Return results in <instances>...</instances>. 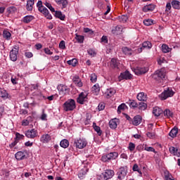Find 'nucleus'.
Instances as JSON below:
<instances>
[{"label": "nucleus", "instance_id": "obj_1", "mask_svg": "<svg viewBox=\"0 0 180 180\" xmlns=\"http://www.w3.org/2000/svg\"><path fill=\"white\" fill-rule=\"evenodd\" d=\"M119 157V153L110 152L109 153L103 154L101 157V161L103 162H110L113 160H116Z\"/></svg>", "mask_w": 180, "mask_h": 180}, {"label": "nucleus", "instance_id": "obj_2", "mask_svg": "<svg viewBox=\"0 0 180 180\" xmlns=\"http://www.w3.org/2000/svg\"><path fill=\"white\" fill-rule=\"evenodd\" d=\"M37 7L38 8V11L44 15L46 19H52L53 17L51 15L50 13L47 8L43 6V1H39L37 4Z\"/></svg>", "mask_w": 180, "mask_h": 180}, {"label": "nucleus", "instance_id": "obj_3", "mask_svg": "<svg viewBox=\"0 0 180 180\" xmlns=\"http://www.w3.org/2000/svg\"><path fill=\"white\" fill-rule=\"evenodd\" d=\"M63 108L65 112H70L71 110H74V109L77 108V105H75V101L74 99L68 100L65 103H63Z\"/></svg>", "mask_w": 180, "mask_h": 180}, {"label": "nucleus", "instance_id": "obj_4", "mask_svg": "<svg viewBox=\"0 0 180 180\" xmlns=\"http://www.w3.org/2000/svg\"><path fill=\"white\" fill-rule=\"evenodd\" d=\"M165 70H164V69H160L154 72L153 78L158 82H161L162 79H165Z\"/></svg>", "mask_w": 180, "mask_h": 180}, {"label": "nucleus", "instance_id": "obj_5", "mask_svg": "<svg viewBox=\"0 0 180 180\" xmlns=\"http://www.w3.org/2000/svg\"><path fill=\"white\" fill-rule=\"evenodd\" d=\"M174 93L172 89H167L159 96V98L161 99V101H165L166 99H168V98H172V96H174Z\"/></svg>", "mask_w": 180, "mask_h": 180}, {"label": "nucleus", "instance_id": "obj_6", "mask_svg": "<svg viewBox=\"0 0 180 180\" xmlns=\"http://www.w3.org/2000/svg\"><path fill=\"white\" fill-rule=\"evenodd\" d=\"M88 142L85 139H76L74 142V146H75L76 148L79 149L85 148Z\"/></svg>", "mask_w": 180, "mask_h": 180}, {"label": "nucleus", "instance_id": "obj_7", "mask_svg": "<svg viewBox=\"0 0 180 180\" xmlns=\"http://www.w3.org/2000/svg\"><path fill=\"white\" fill-rule=\"evenodd\" d=\"M77 102L80 105H84L85 102H88V93L86 91L80 93L77 98Z\"/></svg>", "mask_w": 180, "mask_h": 180}, {"label": "nucleus", "instance_id": "obj_8", "mask_svg": "<svg viewBox=\"0 0 180 180\" xmlns=\"http://www.w3.org/2000/svg\"><path fill=\"white\" fill-rule=\"evenodd\" d=\"M136 75H141V74H146L148 71V68L146 67H136L132 69Z\"/></svg>", "mask_w": 180, "mask_h": 180}, {"label": "nucleus", "instance_id": "obj_9", "mask_svg": "<svg viewBox=\"0 0 180 180\" xmlns=\"http://www.w3.org/2000/svg\"><path fill=\"white\" fill-rule=\"evenodd\" d=\"M58 91H59L60 95H65L66 94H68L70 92V89L68 86L64 85V84H59L57 87Z\"/></svg>", "mask_w": 180, "mask_h": 180}, {"label": "nucleus", "instance_id": "obj_10", "mask_svg": "<svg viewBox=\"0 0 180 180\" xmlns=\"http://www.w3.org/2000/svg\"><path fill=\"white\" fill-rule=\"evenodd\" d=\"M18 54H19V49L17 48L13 49L10 51V59L11 61H16L18 60Z\"/></svg>", "mask_w": 180, "mask_h": 180}, {"label": "nucleus", "instance_id": "obj_11", "mask_svg": "<svg viewBox=\"0 0 180 180\" xmlns=\"http://www.w3.org/2000/svg\"><path fill=\"white\" fill-rule=\"evenodd\" d=\"M131 74L128 70L120 73V75L118 77L119 81H123V79H131Z\"/></svg>", "mask_w": 180, "mask_h": 180}, {"label": "nucleus", "instance_id": "obj_12", "mask_svg": "<svg viewBox=\"0 0 180 180\" xmlns=\"http://www.w3.org/2000/svg\"><path fill=\"white\" fill-rule=\"evenodd\" d=\"M37 135H38L37 130H36L34 129L28 130L25 133V136H26V137H27V139H34V138L37 137Z\"/></svg>", "mask_w": 180, "mask_h": 180}, {"label": "nucleus", "instance_id": "obj_13", "mask_svg": "<svg viewBox=\"0 0 180 180\" xmlns=\"http://www.w3.org/2000/svg\"><path fill=\"white\" fill-rule=\"evenodd\" d=\"M118 179H123L127 175V169L124 167H120L117 172Z\"/></svg>", "mask_w": 180, "mask_h": 180}, {"label": "nucleus", "instance_id": "obj_14", "mask_svg": "<svg viewBox=\"0 0 180 180\" xmlns=\"http://www.w3.org/2000/svg\"><path fill=\"white\" fill-rule=\"evenodd\" d=\"M88 171H89V168L88 167V166H85L83 168H82L79 171V174H78V177L79 178V179H84V178H85V175H86V172H88Z\"/></svg>", "mask_w": 180, "mask_h": 180}, {"label": "nucleus", "instance_id": "obj_15", "mask_svg": "<svg viewBox=\"0 0 180 180\" xmlns=\"http://www.w3.org/2000/svg\"><path fill=\"white\" fill-rule=\"evenodd\" d=\"M72 82L75 84V85H76V86H78L79 88H82V86H83L82 81L78 75H75L73 77Z\"/></svg>", "mask_w": 180, "mask_h": 180}, {"label": "nucleus", "instance_id": "obj_16", "mask_svg": "<svg viewBox=\"0 0 180 180\" xmlns=\"http://www.w3.org/2000/svg\"><path fill=\"white\" fill-rule=\"evenodd\" d=\"M111 32L112 34H115V36L122 34V32H123V27H122V25H117L113 27Z\"/></svg>", "mask_w": 180, "mask_h": 180}, {"label": "nucleus", "instance_id": "obj_17", "mask_svg": "<svg viewBox=\"0 0 180 180\" xmlns=\"http://www.w3.org/2000/svg\"><path fill=\"white\" fill-rule=\"evenodd\" d=\"M51 140V136L49 134H43L40 138L41 143H47Z\"/></svg>", "mask_w": 180, "mask_h": 180}, {"label": "nucleus", "instance_id": "obj_18", "mask_svg": "<svg viewBox=\"0 0 180 180\" xmlns=\"http://www.w3.org/2000/svg\"><path fill=\"white\" fill-rule=\"evenodd\" d=\"M169 151L170 154H173V155H176V157L180 158V150L174 146H171L169 148Z\"/></svg>", "mask_w": 180, "mask_h": 180}, {"label": "nucleus", "instance_id": "obj_19", "mask_svg": "<svg viewBox=\"0 0 180 180\" xmlns=\"http://www.w3.org/2000/svg\"><path fill=\"white\" fill-rule=\"evenodd\" d=\"M117 124H119V119L114 118L109 122V127L110 129H117Z\"/></svg>", "mask_w": 180, "mask_h": 180}, {"label": "nucleus", "instance_id": "obj_20", "mask_svg": "<svg viewBox=\"0 0 180 180\" xmlns=\"http://www.w3.org/2000/svg\"><path fill=\"white\" fill-rule=\"evenodd\" d=\"M122 51L125 56H131L134 53L131 48H129L127 46H123L122 48Z\"/></svg>", "mask_w": 180, "mask_h": 180}, {"label": "nucleus", "instance_id": "obj_21", "mask_svg": "<svg viewBox=\"0 0 180 180\" xmlns=\"http://www.w3.org/2000/svg\"><path fill=\"white\" fill-rule=\"evenodd\" d=\"M136 98L138 101H140L141 102H146V101H147V94L144 92H141L137 94Z\"/></svg>", "mask_w": 180, "mask_h": 180}, {"label": "nucleus", "instance_id": "obj_22", "mask_svg": "<svg viewBox=\"0 0 180 180\" xmlns=\"http://www.w3.org/2000/svg\"><path fill=\"white\" fill-rule=\"evenodd\" d=\"M15 157L16 160H18V161H20V160H25V158H26V154H25L24 152L19 151L15 153Z\"/></svg>", "mask_w": 180, "mask_h": 180}, {"label": "nucleus", "instance_id": "obj_23", "mask_svg": "<svg viewBox=\"0 0 180 180\" xmlns=\"http://www.w3.org/2000/svg\"><path fill=\"white\" fill-rule=\"evenodd\" d=\"M141 120H142L141 116L136 115L132 120V124H134V126H139V124L141 123Z\"/></svg>", "mask_w": 180, "mask_h": 180}, {"label": "nucleus", "instance_id": "obj_24", "mask_svg": "<svg viewBox=\"0 0 180 180\" xmlns=\"http://www.w3.org/2000/svg\"><path fill=\"white\" fill-rule=\"evenodd\" d=\"M154 9H155V5L154 4H149V5L145 6L143 8V12H153Z\"/></svg>", "mask_w": 180, "mask_h": 180}, {"label": "nucleus", "instance_id": "obj_25", "mask_svg": "<svg viewBox=\"0 0 180 180\" xmlns=\"http://www.w3.org/2000/svg\"><path fill=\"white\" fill-rule=\"evenodd\" d=\"M162 112H163L162 110L158 107L153 108V113L157 117H158V116H160L161 115H162Z\"/></svg>", "mask_w": 180, "mask_h": 180}, {"label": "nucleus", "instance_id": "obj_26", "mask_svg": "<svg viewBox=\"0 0 180 180\" xmlns=\"http://www.w3.org/2000/svg\"><path fill=\"white\" fill-rule=\"evenodd\" d=\"M178 135V127H174L169 133V136L172 137V139H175Z\"/></svg>", "mask_w": 180, "mask_h": 180}, {"label": "nucleus", "instance_id": "obj_27", "mask_svg": "<svg viewBox=\"0 0 180 180\" xmlns=\"http://www.w3.org/2000/svg\"><path fill=\"white\" fill-rule=\"evenodd\" d=\"M104 174L107 177V179H110V178H112L115 175V172L112 169H106Z\"/></svg>", "mask_w": 180, "mask_h": 180}, {"label": "nucleus", "instance_id": "obj_28", "mask_svg": "<svg viewBox=\"0 0 180 180\" xmlns=\"http://www.w3.org/2000/svg\"><path fill=\"white\" fill-rule=\"evenodd\" d=\"M116 94V91L113 89H108L105 93V96L106 98H112L113 96V94Z\"/></svg>", "mask_w": 180, "mask_h": 180}, {"label": "nucleus", "instance_id": "obj_29", "mask_svg": "<svg viewBox=\"0 0 180 180\" xmlns=\"http://www.w3.org/2000/svg\"><path fill=\"white\" fill-rule=\"evenodd\" d=\"M33 5H34V0H29L27 1V11H33Z\"/></svg>", "mask_w": 180, "mask_h": 180}, {"label": "nucleus", "instance_id": "obj_30", "mask_svg": "<svg viewBox=\"0 0 180 180\" xmlns=\"http://www.w3.org/2000/svg\"><path fill=\"white\" fill-rule=\"evenodd\" d=\"M55 16L60 19V20H64L65 19V15L63 14L61 11H55Z\"/></svg>", "mask_w": 180, "mask_h": 180}, {"label": "nucleus", "instance_id": "obj_31", "mask_svg": "<svg viewBox=\"0 0 180 180\" xmlns=\"http://www.w3.org/2000/svg\"><path fill=\"white\" fill-rule=\"evenodd\" d=\"M172 6L174 9H180V1L178 0H172Z\"/></svg>", "mask_w": 180, "mask_h": 180}, {"label": "nucleus", "instance_id": "obj_32", "mask_svg": "<svg viewBox=\"0 0 180 180\" xmlns=\"http://www.w3.org/2000/svg\"><path fill=\"white\" fill-rule=\"evenodd\" d=\"M143 148L145 151H148L149 153H154L155 154H157L155 149L153 147L147 146V144L143 145Z\"/></svg>", "mask_w": 180, "mask_h": 180}, {"label": "nucleus", "instance_id": "obj_33", "mask_svg": "<svg viewBox=\"0 0 180 180\" xmlns=\"http://www.w3.org/2000/svg\"><path fill=\"white\" fill-rule=\"evenodd\" d=\"M34 20V16L33 15H27L23 18V22L24 23H30L32 20Z\"/></svg>", "mask_w": 180, "mask_h": 180}, {"label": "nucleus", "instance_id": "obj_34", "mask_svg": "<svg viewBox=\"0 0 180 180\" xmlns=\"http://www.w3.org/2000/svg\"><path fill=\"white\" fill-rule=\"evenodd\" d=\"M171 50H172V48H169V46H168V45L163 44L162 45V53H169L171 51Z\"/></svg>", "mask_w": 180, "mask_h": 180}, {"label": "nucleus", "instance_id": "obj_35", "mask_svg": "<svg viewBox=\"0 0 180 180\" xmlns=\"http://www.w3.org/2000/svg\"><path fill=\"white\" fill-rule=\"evenodd\" d=\"M3 37L4 39H6V40H11V37H12V34H11L8 30H4L3 32Z\"/></svg>", "mask_w": 180, "mask_h": 180}, {"label": "nucleus", "instance_id": "obj_36", "mask_svg": "<svg viewBox=\"0 0 180 180\" xmlns=\"http://www.w3.org/2000/svg\"><path fill=\"white\" fill-rule=\"evenodd\" d=\"M75 39L77 40V43L82 44L84 43V40H85V37L75 34Z\"/></svg>", "mask_w": 180, "mask_h": 180}, {"label": "nucleus", "instance_id": "obj_37", "mask_svg": "<svg viewBox=\"0 0 180 180\" xmlns=\"http://www.w3.org/2000/svg\"><path fill=\"white\" fill-rule=\"evenodd\" d=\"M60 147H63V148H67L68 146H70V142L67 139H63L60 143Z\"/></svg>", "mask_w": 180, "mask_h": 180}, {"label": "nucleus", "instance_id": "obj_38", "mask_svg": "<svg viewBox=\"0 0 180 180\" xmlns=\"http://www.w3.org/2000/svg\"><path fill=\"white\" fill-rule=\"evenodd\" d=\"M137 108L139 109V110H146V109H147V103L144 102L139 103Z\"/></svg>", "mask_w": 180, "mask_h": 180}, {"label": "nucleus", "instance_id": "obj_39", "mask_svg": "<svg viewBox=\"0 0 180 180\" xmlns=\"http://www.w3.org/2000/svg\"><path fill=\"white\" fill-rule=\"evenodd\" d=\"M59 6H61V9H65L67 6H68V0H62L60 4H58Z\"/></svg>", "mask_w": 180, "mask_h": 180}, {"label": "nucleus", "instance_id": "obj_40", "mask_svg": "<svg viewBox=\"0 0 180 180\" xmlns=\"http://www.w3.org/2000/svg\"><path fill=\"white\" fill-rule=\"evenodd\" d=\"M163 113H164V115L165 116V117H167V119L172 117L173 113H172V112H171V110L169 109L165 110Z\"/></svg>", "mask_w": 180, "mask_h": 180}, {"label": "nucleus", "instance_id": "obj_41", "mask_svg": "<svg viewBox=\"0 0 180 180\" xmlns=\"http://www.w3.org/2000/svg\"><path fill=\"white\" fill-rule=\"evenodd\" d=\"M142 46L143 47V49H148V50H150V49L153 47V44H151V42L146 41L142 44Z\"/></svg>", "mask_w": 180, "mask_h": 180}, {"label": "nucleus", "instance_id": "obj_42", "mask_svg": "<svg viewBox=\"0 0 180 180\" xmlns=\"http://www.w3.org/2000/svg\"><path fill=\"white\" fill-rule=\"evenodd\" d=\"M67 63L69 65H72V67H76L77 64H78V60H77V59L75 58H73L70 60H68Z\"/></svg>", "mask_w": 180, "mask_h": 180}, {"label": "nucleus", "instance_id": "obj_43", "mask_svg": "<svg viewBox=\"0 0 180 180\" xmlns=\"http://www.w3.org/2000/svg\"><path fill=\"white\" fill-rule=\"evenodd\" d=\"M8 96H9V94H8V91H6V90H1L0 91V98H7Z\"/></svg>", "mask_w": 180, "mask_h": 180}, {"label": "nucleus", "instance_id": "obj_44", "mask_svg": "<svg viewBox=\"0 0 180 180\" xmlns=\"http://www.w3.org/2000/svg\"><path fill=\"white\" fill-rule=\"evenodd\" d=\"M25 139V136L19 134L18 132L15 133V140L19 143L20 140H23Z\"/></svg>", "mask_w": 180, "mask_h": 180}, {"label": "nucleus", "instance_id": "obj_45", "mask_svg": "<svg viewBox=\"0 0 180 180\" xmlns=\"http://www.w3.org/2000/svg\"><path fill=\"white\" fill-rule=\"evenodd\" d=\"M130 108H139V103L136 100H131L129 103Z\"/></svg>", "mask_w": 180, "mask_h": 180}, {"label": "nucleus", "instance_id": "obj_46", "mask_svg": "<svg viewBox=\"0 0 180 180\" xmlns=\"http://www.w3.org/2000/svg\"><path fill=\"white\" fill-rule=\"evenodd\" d=\"M129 19V17L127 15H121L119 17L120 22L121 23H126Z\"/></svg>", "mask_w": 180, "mask_h": 180}, {"label": "nucleus", "instance_id": "obj_47", "mask_svg": "<svg viewBox=\"0 0 180 180\" xmlns=\"http://www.w3.org/2000/svg\"><path fill=\"white\" fill-rule=\"evenodd\" d=\"M128 150H129L131 153H133V151L136 150V144L133 143V142H130L128 145Z\"/></svg>", "mask_w": 180, "mask_h": 180}, {"label": "nucleus", "instance_id": "obj_48", "mask_svg": "<svg viewBox=\"0 0 180 180\" xmlns=\"http://www.w3.org/2000/svg\"><path fill=\"white\" fill-rule=\"evenodd\" d=\"M111 65L113 68H117L119 67V63H117L116 59L112 58L111 60Z\"/></svg>", "mask_w": 180, "mask_h": 180}, {"label": "nucleus", "instance_id": "obj_49", "mask_svg": "<svg viewBox=\"0 0 180 180\" xmlns=\"http://www.w3.org/2000/svg\"><path fill=\"white\" fill-rule=\"evenodd\" d=\"M44 5L45 6H46V8H48L51 11V12H56V9H54L53 6H51V4L49 2H45Z\"/></svg>", "mask_w": 180, "mask_h": 180}, {"label": "nucleus", "instance_id": "obj_50", "mask_svg": "<svg viewBox=\"0 0 180 180\" xmlns=\"http://www.w3.org/2000/svg\"><path fill=\"white\" fill-rule=\"evenodd\" d=\"M97 79H98V76H96L95 73H93L90 75V81H91L93 84L96 82Z\"/></svg>", "mask_w": 180, "mask_h": 180}, {"label": "nucleus", "instance_id": "obj_51", "mask_svg": "<svg viewBox=\"0 0 180 180\" xmlns=\"http://www.w3.org/2000/svg\"><path fill=\"white\" fill-rule=\"evenodd\" d=\"M143 23L145 26H151V25H153V20L151 19L144 20Z\"/></svg>", "mask_w": 180, "mask_h": 180}, {"label": "nucleus", "instance_id": "obj_52", "mask_svg": "<svg viewBox=\"0 0 180 180\" xmlns=\"http://www.w3.org/2000/svg\"><path fill=\"white\" fill-rule=\"evenodd\" d=\"M124 109H126V104L122 103L118 106V108H117L118 113H120L122 110H124Z\"/></svg>", "mask_w": 180, "mask_h": 180}, {"label": "nucleus", "instance_id": "obj_53", "mask_svg": "<svg viewBox=\"0 0 180 180\" xmlns=\"http://www.w3.org/2000/svg\"><path fill=\"white\" fill-rule=\"evenodd\" d=\"M94 130H95V131H96V133H97V134H98V136H102V131L101 130V127L96 125L94 127Z\"/></svg>", "mask_w": 180, "mask_h": 180}, {"label": "nucleus", "instance_id": "obj_54", "mask_svg": "<svg viewBox=\"0 0 180 180\" xmlns=\"http://www.w3.org/2000/svg\"><path fill=\"white\" fill-rule=\"evenodd\" d=\"M88 54H89V56H91V57H95V56H96V52H95V51H94V49H89L87 51Z\"/></svg>", "mask_w": 180, "mask_h": 180}, {"label": "nucleus", "instance_id": "obj_55", "mask_svg": "<svg viewBox=\"0 0 180 180\" xmlns=\"http://www.w3.org/2000/svg\"><path fill=\"white\" fill-rule=\"evenodd\" d=\"M92 91H95V92H99L101 91V87H99V84H95L92 86Z\"/></svg>", "mask_w": 180, "mask_h": 180}, {"label": "nucleus", "instance_id": "obj_56", "mask_svg": "<svg viewBox=\"0 0 180 180\" xmlns=\"http://www.w3.org/2000/svg\"><path fill=\"white\" fill-rule=\"evenodd\" d=\"M59 49H61V50H65V41H61L60 42Z\"/></svg>", "mask_w": 180, "mask_h": 180}, {"label": "nucleus", "instance_id": "obj_57", "mask_svg": "<svg viewBox=\"0 0 180 180\" xmlns=\"http://www.w3.org/2000/svg\"><path fill=\"white\" fill-rule=\"evenodd\" d=\"M84 32L89 33V34H94V31L88 27L84 28Z\"/></svg>", "mask_w": 180, "mask_h": 180}, {"label": "nucleus", "instance_id": "obj_58", "mask_svg": "<svg viewBox=\"0 0 180 180\" xmlns=\"http://www.w3.org/2000/svg\"><path fill=\"white\" fill-rule=\"evenodd\" d=\"M44 51L45 54H48V56H51L53 54V52L49 48H45Z\"/></svg>", "mask_w": 180, "mask_h": 180}, {"label": "nucleus", "instance_id": "obj_59", "mask_svg": "<svg viewBox=\"0 0 180 180\" xmlns=\"http://www.w3.org/2000/svg\"><path fill=\"white\" fill-rule=\"evenodd\" d=\"M108 179L106 177L105 173L101 174L98 176V180H108Z\"/></svg>", "mask_w": 180, "mask_h": 180}, {"label": "nucleus", "instance_id": "obj_60", "mask_svg": "<svg viewBox=\"0 0 180 180\" xmlns=\"http://www.w3.org/2000/svg\"><path fill=\"white\" fill-rule=\"evenodd\" d=\"M172 8V6H171V3H167L166 4V9L165 11L166 12H169V11H171V8Z\"/></svg>", "mask_w": 180, "mask_h": 180}, {"label": "nucleus", "instance_id": "obj_61", "mask_svg": "<svg viewBox=\"0 0 180 180\" xmlns=\"http://www.w3.org/2000/svg\"><path fill=\"white\" fill-rule=\"evenodd\" d=\"M25 56L27 58H32V57H33V53L32 52H25Z\"/></svg>", "mask_w": 180, "mask_h": 180}, {"label": "nucleus", "instance_id": "obj_62", "mask_svg": "<svg viewBox=\"0 0 180 180\" xmlns=\"http://www.w3.org/2000/svg\"><path fill=\"white\" fill-rule=\"evenodd\" d=\"M98 110H103L105 109V104L104 103H100L98 106Z\"/></svg>", "mask_w": 180, "mask_h": 180}, {"label": "nucleus", "instance_id": "obj_63", "mask_svg": "<svg viewBox=\"0 0 180 180\" xmlns=\"http://www.w3.org/2000/svg\"><path fill=\"white\" fill-rule=\"evenodd\" d=\"M22 126H29V120H23L22 122Z\"/></svg>", "mask_w": 180, "mask_h": 180}, {"label": "nucleus", "instance_id": "obj_64", "mask_svg": "<svg viewBox=\"0 0 180 180\" xmlns=\"http://www.w3.org/2000/svg\"><path fill=\"white\" fill-rule=\"evenodd\" d=\"M165 179L166 180H173L172 179V175L168 174L167 175H165Z\"/></svg>", "mask_w": 180, "mask_h": 180}]
</instances>
